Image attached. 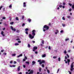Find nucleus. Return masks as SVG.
<instances>
[{
  "label": "nucleus",
  "instance_id": "nucleus-23",
  "mask_svg": "<svg viewBox=\"0 0 74 74\" xmlns=\"http://www.w3.org/2000/svg\"><path fill=\"white\" fill-rule=\"evenodd\" d=\"M47 72H48V73L49 74V73H50V71H49L48 70H47Z\"/></svg>",
  "mask_w": 74,
  "mask_h": 74
},
{
  "label": "nucleus",
  "instance_id": "nucleus-54",
  "mask_svg": "<svg viewBox=\"0 0 74 74\" xmlns=\"http://www.w3.org/2000/svg\"><path fill=\"white\" fill-rule=\"evenodd\" d=\"M56 56H54L53 57V58H54V59H56Z\"/></svg>",
  "mask_w": 74,
  "mask_h": 74
},
{
  "label": "nucleus",
  "instance_id": "nucleus-35",
  "mask_svg": "<svg viewBox=\"0 0 74 74\" xmlns=\"http://www.w3.org/2000/svg\"><path fill=\"white\" fill-rule=\"evenodd\" d=\"M66 56H67V58H69V55L68 54H66Z\"/></svg>",
  "mask_w": 74,
  "mask_h": 74
},
{
  "label": "nucleus",
  "instance_id": "nucleus-61",
  "mask_svg": "<svg viewBox=\"0 0 74 74\" xmlns=\"http://www.w3.org/2000/svg\"><path fill=\"white\" fill-rule=\"evenodd\" d=\"M67 59V57L66 56H65V59Z\"/></svg>",
  "mask_w": 74,
  "mask_h": 74
},
{
  "label": "nucleus",
  "instance_id": "nucleus-8",
  "mask_svg": "<svg viewBox=\"0 0 74 74\" xmlns=\"http://www.w3.org/2000/svg\"><path fill=\"white\" fill-rule=\"evenodd\" d=\"M35 63H36V62H35V61H33L32 63V65H34V64Z\"/></svg>",
  "mask_w": 74,
  "mask_h": 74
},
{
  "label": "nucleus",
  "instance_id": "nucleus-41",
  "mask_svg": "<svg viewBox=\"0 0 74 74\" xmlns=\"http://www.w3.org/2000/svg\"><path fill=\"white\" fill-rule=\"evenodd\" d=\"M42 61H40V62H39V64H42Z\"/></svg>",
  "mask_w": 74,
  "mask_h": 74
},
{
  "label": "nucleus",
  "instance_id": "nucleus-40",
  "mask_svg": "<svg viewBox=\"0 0 74 74\" xmlns=\"http://www.w3.org/2000/svg\"><path fill=\"white\" fill-rule=\"evenodd\" d=\"M23 66L24 67V68H25V67H26V66H25V65H23Z\"/></svg>",
  "mask_w": 74,
  "mask_h": 74
},
{
  "label": "nucleus",
  "instance_id": "nucleus-36",
  "mask_svg": "<svg viewBox=\"0 0 74 74\" xmlns=\"http://www.w3.org/2000/svg\"><path fill=\"white\" fill-rule=\"evenodd\" d=\"M13 30V31L14 32H15V31H16V29L14 28Z\"/></svg>",
  "mask_w": 74,
  "mask_h": 74
},
{
  "label": "nucleus",
  "instance_id": "nucleus-45",
  "mask_svg": "<svg viewBox=\"0 0 74 74\" xmlns=\"http://www.w3.org/2000/svg\"><path fill=\"white\" fill-rule=\"evenodd\" d=\"M3 55H7V53H3Z\"/></svg>",
  "mask_w": 74,
  "mask_h": 74
},
{
  "label": "nucleus",
  "instance_id": "nucleus-2",
  "mask_svg": "<svg viewBox=\"0 0 74 74\" xmlns=\"http://www.w3.org/2000/svg\"><path fill=\"white\" fill-rule=\"evenodd\" d=\"M49 28V26H48L47 25H45L43 28V32H45L46 30H48Z\"/></svg>",
  "mask_w": 74,
  "mask_h": 74
},
{
  "label": "nucleus",
  "instance_id": "nucleus-53",
  "mask_svg": "<svg viewBox=\"0 0 74 74\" xmlns=\"http://www.w3.org/2000/svg\"><path fill=\"white\" fill-rule=\"evenodd\" d=\"M41 71V68L39 69V71L40 72Z\"/></svg>",
  "mask_w": 74,
  "mask_h": 74
},
{
  "label": "nucleus",
  "instance_id": "nucleus-58",
  "mask_svg": "<svg viewBox=\"0 0 74 74\" xmlns=\"http://www.w3.org/2000/svg\"><path fill=\"white\" fill-rule=\"evenodd\" d=\"M49 26H51V23H49Z\"/></svg>",
  "mask_w": 74,
  "mask_h": 74
},
{
  "label": "nucleus",
  "instance_id": "nucleus-19",
  "mask_svg": "<svg viewBox=\"0 0 74 74\" xmlns=\"http://www.w3.org/2000/svg\"><path fill=\"white\" fill-rule=\"evenodd\" d=\"M16 21H18V20H19V18H18V17H17L16 18Z\"/></svg>",
  "mask_w": 74,
  "mask_h": 74
},
{
  "label": "nucleus",
  "instance_id": "nucleus-55",
  "mask_svg": "<svg viewBox=\"0 0 74 74\" xmlns=\"http://www.w3.org/2000/svg\"><path fill=\"white\" fill-rule=\"evenodd\" d=\"M48 49H51V46H49V47H48Z\"/></svg>",
  "mask_w": 74,
  "mask_h": 74
},
{
  "label": "nucleus",
  "instance_id": "nucleus-6",
  "mask_svg": "<svg viewBox=\"0 0 74 74\" xmlns=\"http://www.w3.org/2000/svg\"><path fill=\"white\" fill-rule=\"evenodd\" d=\"M56 32H55V34H57L59 33V30L56 29Z\"/></svg>",
  "mask_w": 74,
  "mask_h": 74
},
{
  "label": "nucleus",
  "instance_id": "nucleus-14",
  "mask_svg": "<svg viewBox=\"0 0 74 74\" xmlns=\"http://www.w3.org/2000/svg\"><path fill=\"white\" fill-rule=\"evenodd\" d=\"M62 26H63V27H65L66 26V25L64 23H62Z\"/></svg>",
  "mask_w": 74,
  "mask_h": 74
},
{
  "label": "nucleus",
  "instance_id": "nucleus-13",
  "mask_svg": "<svg viewBox=\"0 0 74 74\" xmlns=\"http://www.w3.org/2000/svg\"><path fill=\"white\" fill-rule=\"evenodd\" d=\"M12 56H16V54L14 53L12 54Z\"/></svg>",
  "mask_w": 74,
  "mask_h": 74
},
{
  "label": "nucleus",
  "instance_id": "nucleus-21",
  "mask_svg": "<svg viewBox=\"0 0 74 74\" xmlns=\"http://www.w3.org/2000/svg\"><path fill=\"white\" fill-rule=\"evenodd\" d=\"M42 44H44V41L43 40L42 41Z\"/></svg>",
  "mask_w": 74,
  "mask_h": 74
},
{
  "label": "nucleus",
  "instance_id": "nucleus-25",
  "mask_svg": "<svg viewBox=\"0 0 74 74\" xmlns=\"http://www.w3.org/2000/svg\"><path fill=\"white\" fill-rule=\"evenodd\" d=\"M67 62H70V59H68L67 60Z\"/></svg>",
  "mask_w": 74,
  "mask_h": 74
},
{
  "label": "nucleus",
  "instance_id": "nucleus-37",
  "mask_svg": "<svg viewBox=\"0 0 74 74\" xmlns=\"http://www.w3.org/2000/svg\"><path fill=\"white\" fill-rule=\"evenodd\" d=\"M16 40L17 41H19V40H20V39L18 38L16 39Z\"/></svg>",
  "mask_w": 74,
  "mask_h": 74
},
{
  "label": "nucleus",
  "instance_id": "nucleus-38",
  "mask_svg": "<svg viewBox=\"0 0 74 74\" xmlns=\"http://www.w3.org/2000/svg\"><path fill=\"white\" fill-rule=\"evenodd\" d=\"M11 25H13L14 24V22H12L10 23Z\"/></svg>",
  "mask_w": 74,
  "mask_h": 74
},
{
  "label": "nucleus",
  "instance_id": "nucleus-18",
  "mask_svg": "<svg viewBox=\"0 0 74 74\" xmlns=\"http://www.w3.org/2000/svg\"><path fill=\"white\" fill-rule=\"evenodd\" d=\"M69 40V38H67L65 39V41H68Z\"/></svg>",
  "mask_w": 74,
  "mask_h": 74
},
{
  "label": "nucleus",
  "instance_id": "nucleus-20",
  "mask_svg": "<svg viewBox=\"0 0 74 74\" xmlns=\"http://www.w3.org/2000/svg\"><path fill=\"white\" fill-rule=\"evenodd\" d=\"M10 27L11 28V29L12 30H13V29H14V28L12 26H11Z\"/></svg>",
  "mask_w": 74,
  "mask_h": 74
},
{
  "label": "nucleus",
  "instance_id": "nucleus-29",
  "mask_svg": "<svg viewBox=\"0 0 74 74\" xmlns=\"http://www.w3.org/2000/svg\"><path fill=\"white\" fill-rule=\"evenodd\" d=\"M58 60L59 62H60V58L59 57L58 58Z\"/></svg>",
  "mask_w": 74,
  "mask_h": 74
},
{
  "label": "nucleus",
  "instance_id": "nucleus-30",
  "mask_svg": "<svg viewBox=\"0 0 74 74\" xmlns=\"http://www.w3.org/2000/svg\"><path fill=\"white\" fill-rule=\"evenodd\" d=\"M24 18H25V16H23L22 18V19H23Z\"/></svg>",
  "mask_w": 74,
  "mask_h": 74
},
{
  "label": "nucleus",
  "instance_id": "nucleus-26",
  "mask_svg": "<svg viewBox=\"0 0 74 74\" xmlns=\"http://www.w3.org/2000/svg\"><path fill=\"white\" fill-rule=\"evenodd\" d=\"M42 63H45V61L44 60H42Z\"/></svg>",
  "mask_w": 74,
  "mask_h": 74
},
{
  "label": "nucleus",
  "instance_id": "nucleus-24",
  "mask_svg": "<svg viewBox=\"0 0 74 74\" xmlns=\"http://www.w3.org/2000/svg\"><path fill=\"white\" fill-rule=\"evenodd\" d=\"M15 45H19V44L17 43H15Z\"/></svg>",
  "mask_w": 74,
  "mask_h": 74
},
{
  "label": "nucleus",
  "instance_id": "nucleus-46",
  "mask_svg": "<svg viewBox=\"0 0 74 74\" xmlns=\"http://www.w3.org/2000/svg\"><path fill=\"white\" fill-rule=\"evenodd\" d=\"M38 62H39V63L40 62H41V60H39L38 61Z\"/></svg>",
  "mask_w": 74,
  "mask_h": 74
},
{
  "label": "nucleus",
  "instance_id": "nucleus-42",
  "mask_svg": "<svg viewBox=\"0 0 74 74\" xmlns=\"http://www.w3.org/2000/svg\"><path fill=\"white\" fill-rule=\"evenodd\" d=\"M67 17L68 18H70L71 17L70 16H68Z\"/></svg>",
  "mask_w": 74,
  "mask_h": 74
},
{
  "label": "nucleus",
  "instance_id": "nucleus-5",
  "mask_svg": "<svg viewBox=\"0 0 74 74\" xmlns=\"http://www.w3.org/2000/svg\"><path fill=\"white\" fill-rule=\"evenodd\" d=\"M1 34L2 36H3V37L5 36V34H4V32L1 31Z\"/></svg>",
  "mask_w": 74,
  "mask_h": 74
},
{
  "label": "nucleus",
  "instance_id": "nucleus-48",
  "mask_svg": "<svg viewBox=\"0 0 74 74\" xmlns=\"http://www.w3.org/2000/svg\"><path fill=\"white\" fill-rule=\"evenodd\" d=\"M25 24L24 23H23L22 25V26H25Z\"/></svg>",
  "mask_w": 74,
  "mask_h": 74
},
{
  "label": "nucleus",
  "instance_id": "nucleus-49",
  "mask_svg": "<svg viewBox=\"0 0 74 74\" xmlns=\"http://www.w3.org/2000/svg\"><path fill=\"white\" fill-rule=\"evenodd\" d=\"M69 5H70V6H71V5H72V4L70 3H69Z\"/></svg>",
  "mask_w": 74,
  "mask_h": 74
},
{
  "label": "nucleus",
  "instance_id": "nucleus-17",
  "mask_svg": "<svg viewBox=\"0 0 74 74\" xmlns=\"http://www.w3.org/2000/svg\"><path fill=\"white\" fill-rule=\"evenodd\" d=\"M16 60L17 62H20V60L19 59H17Z\"/></svg>",
  "mask_w": 74,
  "mask_h": 74
},
{
  "label": "nucleus",
  "instance_id": "nucleus-47",
  "mask_svg": "<svg viewBox=\"0 0 74 74\" xmlns=\"http://www.w3.org/2000/svg\"><path fill=\"white\" fill-rule=\"evenodd\" d=\"M5 18H6L5 17H3L2 18V19H5Z\"/></svg>",
  "mask_w": 74,
  "mask_h": 74
},
{
  "label": "nucleus",
  "instance_id": "nucleus-27",
  "mask_svg": "<svg viewBox=\"0 0 74 74\" xmlns=\"http://www.w3.org/2000/svg\"><path fill=\"white\" fill-rule=\"evenodd\" d=\"M62 6L61 5H59V7H60V8H62Z\"/></svg>",
  "mask_w": 74,
  "mask_h": 74
},
{
  "label": "nucleus",
  "instance_id": "nucleus-10",
  "mask_svg": "<svg viewBox=\"0 0 74 74\" xmlns=\"http://www.w3.org/2000/svg\"><path fill=\"white\" fill-rule=\"evenodd\" d=\"M27 21L29 22H30L32 21V20L30 18H28V19Z\"/></svg>",
  "mask_w": 74,
  "mask_h": 74
},
{
  "label": "nucleus",
  "instance_id": "nucleus-43",
  "mask_svg": "<svg viewBox=\"0 0 74 74\" xmlns=\"http://www.w3.org/2000/svg\"><path fill=\"white\" fill-rule=\"evenodd\" d=\"M3 8V6H1L0 7V10H1V8Z\"/></svg>",
  "mask_w": 74,
  "mask_h": 74
},
{
  "label": "nucleus",
  "instance_id": "nucleus-9",
  "mask_svg": "<svg viewBox=\"0 0 74 74\" xmlns=\"http://www.w3.org/2000/svg\"><path fill=\"white\" fill-rule=\"evenodd\" d=\"M46 56V54H44V55H42V58H45Z\"/></svg>",
  "mask_w": 74,
  "mask_h": 74
},
{
  "label": "nucleus",
  "instance_id": "nucleus-31",
  "mask_svg": "<svg viewBox=\"0 0 74 74\" xmlns=\"http://www.w3.org/2000/svg\"><path fill=\"white\" fill-rule=\"evenodd\" d=\"M62 19L63 20H64V21L65 20V18H64V17H62Z\"/></svg>",
  "mask_w": 74,
  "mask_h": 74
},
{
  "label": "nucleus",
  "instance_id": "nucleus-34",
  "mask_svg": "<svg viewBox=\"0 0 74 74\" xmlns=\"http://www.w3.org/2000/svg\"><path fill=\"white\" fill-rule=\"evenodd\" d=\"M25 30L26 31H28V30H29V29H28V28H26L25 29Z\"/></svg>",
  "mask_w": 74,
  "mask_h": 74
},
{
  "label": "nucleus",
  "instance_id": "nucleus-57",
  "mask_svg": "<svg viewBox=\"0 0 74 74\" xmlns=\"http://www.w3.org/2000/svg\"><path fill=\"white\" fill-rule=\"evenodd\" d=\"M63 5H66V3L65 2H63Z\"/></svg>",
  "mask_w": 74,
  "mask_h": 74
},
{
  "label": "nucleus",
  "instance_id": "nucleus-7",
  "mask_svg": "<svg viewBox=\"0 0 74 74\" xmlns=\"http://www.w3.org/2000/svg\"><path fill=\"white\" fill-rule=\"evenodd\" d=\"M26 3L25 2L23 3V6L24 7H26Z\"/></svg>",
  "mask_w": 74,
  "mask_h": 74
},
{
  "label": "nucleus",
  "instance_id": "nucleus-52",
  "mask_svg": "<svg viewBox=\"0 0 74 74\" xmlns=\"http://www.w3.org/2000/svg\"><path fill=\"white\" fill-rule=\"evenodd\" d=\"M68 72L69 73V74H71V72H70V71H69Z\"/></svg>",
  "mask_w": 74,
  "mask_h": 74
},
{
  "label": "nucleus",
  "instance_id": "nucleus-3",
  "mask_svg": "<svg viewBox=\"0 0 74 74\" xmlns=\"http://www.w3.org/2000/svg\"><path fill=\"white\" fill-rule=\"evenodd\" d=\"M73 64H74V62H73L71 65L70 70L71 71H73V70H74V69L73 68L74 67V65Z\"/></svg>",
  "mask_w": 74,
  "mask_h": 74
},
{
  "label": "nucleus",
  "instance_id": "nucleus-1",
  "mask_svg": "<svg viewBox=\"0 0 74 74\" xmlns=\"http://www.w3.org/2000/svg\"><path fill=\"white\" fill-rule=\"evenodd\" d=\"M32 35L31 34L29 35V37L31 39L34 38V36L36 35V30L34 29L33 30L32 32Z\"/></svg>",
  "mask_w": 74,
  "mask_h": 74
},
{
  "label": "nucleus",
  "instance_id": "nucleus-50",
  "mask_svg": "<svg viewBox=\"0 0 74 74\" xmlns=\"http://www.w3.org/2000/svg\"><path fill=\"white\" fill-rule=\"evenodd\" d=\"M23 62H25V61H26V59H24L23 60Z\"/></svg>",
  "mask_w": 74,
  "mask_h": 74
},
{
  "label": "nucleus",
  "instance_id": "nucleus-59",
  "mask_svg": "<svg viewBox=\"0 0 74 74\" xmlns=\"http://www.w3.org/2000/svg\"><path fill=\"white\" fill-rule=\"evenodd\" d=\"M35 53H36V54H37L38 53V52L37 51H35Z\"/></svg>",
  "mask_w": 74,
  "mask_h": 74
},
{
  "label": "nucleus",
  "instance_id": "nucleus-28",
  "mask_svg": "<svg viewBox=\"0 0 74 74\" xmlns=\"http://www.w3.org/2000/svg\"><path fill=\"white\" fill-rule=\"evenodd\" d=\"M25 63L27 64H29V62H26Z\"/></svg>",
  "mask_w": 74,
  "mask_h": 74
},
{
  "label": "nucleus",
  "instance_id": "nucleus-4",
  "mask_svg": "<svg viewBox=\"0 0 74 74\" xmlns=\"http://www.w3.org/2000/svg\"><path fill=\"white\" fill-rule=\"evenodd\" d=\"M36 49H37V47H33V51H34V52H35V50Z\"/></svg>",
  "mask_w": 74,
  "mask_h": 74
},
{
  "label": "nucleus",
  "instance_id": "nucleus-64",
  "mask_svg": "<svg viewBox=\"0 0 74 74\" xmlns=\"http://www.w3.org/2000/svg\"><path fill=\"white\" fill-rule=\"evenodd\" d=\"M71 51V50H69L68 51V52H70V51Z\"/></svg>",
  "mask_w": 74,
  "mask_h": 74
},
{
  "label": "nucleus",
  "instance_id": "nucleus-15",
  "mask_svg": "<svg viewBox=\"0 0 74 74\" xmlns=\"http://www.w3.org/2000/svg\"><path fill=\"white\" fill-rule=\"evenodd\" d=\"M9 8H12V5L11 4L9 6Z\"/></svg>",
  "mask_w": 74,
  "mask_h": 74
},
{
  "label": "nucleus",
  "instance_id": "nucleus-33",
  "mask_svg": "<svg viewBox=\"0 0 74 74\" xmlns=\"http://www.w3.org/2000/svg\"><path fill=\"white\" fill-rule=\"evenodd\" d=\"M60 69H58V71H57V73H58L59 71V70H60Z\"/></svg>",
  "mask_w": 74,
  "mask_h": 74
},
{
  "label": "nucleus",
  "instance_id": "nucleus-39",
  "mask_svg": "<svg viewBox=\"0 0 74 74\" xmlns=\"http://www.w3.org/2000/svg\"><path fill=\"white\" fill-rule=\"evenodd\" d=\"M25 33L26 34H28V32L26 31V32H25Z\"/></svg>",
  "mask_w": 74,
  "mask_h": 74
},
{
  "label": "nucleus",
  "instance_id": "nucleus-63",
  "mask_svg": "<svg viewBox=\"0 0 74 74\" xmlns=\"http://www.w3.org/2000/svg\"><path fill=\"white\" fill-rule=\"evenodd\" d=\"M71 11V9H69V11Z\"/></svg>",
  "mask_w": 74,
  "mask_h": 74
},
{
  "label": "nucleus",
  "instance_id": "nucleus-22",
  "mask_svg": "<svg viewBox=\"0 0 74 74\" xmlns=\"http://www.w3.org/2000/svg\"><path fill=\"white\" fill-rule=\"evenodd\" d=\"M66 53H67V51H66V50H65L64 51V53L65 54H66Z\"/></svg>",
  "mask_w": 74,
  "mask_h": 74
},
{
  "label": "nucleus",
  "instance_id": "nucleus-51",
  "mask_svg": "<svg viewBox=\"0 0 74 74\" xmlns=\"http://www.w3.org/2000/svg\"><path fill=\"white\" fill-rule=\"evenodd\" d=\"M42 67H43V68L44 67V64H42Z\"/></svg>",
  "mask_w": 74,
  "mask_h": 74
},
{
  "label": "nucleus",
  "instance_id": "nucleus-44",
  "mask_svg": "<svg viewBox=\"0 0 74 74\" xmlns=\"http://www.w3.org/2000/svg\"><path fill=\"white\" fill-rule=\"evenodd\" d=\"M60 33H63V30H62L60 31Z\"/></svg>",
  "mask_w": 74,
  "mask_h": 74
},
{
  "label": "nucleus",
  "instance_id": "nucleus-16",
  "mask_svg": "<svg viewBox=\"0 0 74 74\" xmlns=\"http://www.w3.org/2000/svg\"><path fill=\"white\" fill-rule=\"evenodd\" d=\"M20 66H19V67H18V71H20Z\"/></svg>",
  "mask_w": 74,
  "mask_h": 74
},
{
  "label": "nucleus",
  "instance_id": "nucleus-56",
  "mask_svg": "<svg viewBox=\"0 0 74 74\" xmlns=\"http://www.w3.org/2000/svg\"><path fill=\"white\" fill-rule=\"evenodd\" d=\"M18 43H21V40H19L18 41Z\"/></svg>",
  "mask_w": 74,
  "mask_h": 74
},
{
  "label": "nucleus",
  "instance_id": "nucleus-32",
  "mask_svg": "<svg viewBox=\"0 0 74 74\" xmlns=\"http://www.w3.org/2000/svg\"><path fill=\"white\" fill-rule=\"evenodd\" d=\"M28 48H30V45L29 44H28Z\"/></svg>",
  "mask_w": 74,
  "mask_h": 74
},
{
  "label": "nucleus",
  "instance_id": "nucleus-11",
  "mask_svg": "<svg viewBox=\"0 0 74 74\" xmlns=\"http://www.w3.org/2000/svg\"><path fill=\"white\" fill-rule=\"evenodd\" d=\"M29 73H30V74H33V70H31Z\"/></svg>",
  "mask_w": 74,
  "mask_h": 74
},
{
  "label": "nucleus",
  "instance_id": "nucleus-60",
  "mask_svg": "<svg viewBox=\"0 0 74 74\" xmlns=\"http://www.w3.org/2000/svg\"><path fill=\"white\" fill-rule=\"evenodd\" d=\"M15 66H15V65H12V67H15Z\"/></svg>",
  "mask_w": 74,
  "mask_h": 74
},
{
  "label": "nucleus",
  "instance_id": "nucleus-62",
  "mask_svg": "<svg viewBox=\"0 0 74 74\" xmlns=\"http://www.w3.org/2000/svg\"><path fill=\"white\" fill-rule=\"evenodd\" d=\"M12 62H13V61H11L10 62V63H12Z\"/></svg>",
  "mask_w": 74,
  "mask_h": 74
},
{
  "label": "nucleus",
  "instance_id": "nucleus-12",
  "mask_svg": "<svg viewBox=\"0 0 74 74\" xmlns=\"http://www.w3.org/2000/svg\"><path fill=\"white\" fill-rule=\"evenodd\" d=\"M22 56V54H20L19 56H17V58H19V57H21V56Z\"/></svg>",
  "mask_w": 74,
  "mask_h": 74
}]
</instances>
